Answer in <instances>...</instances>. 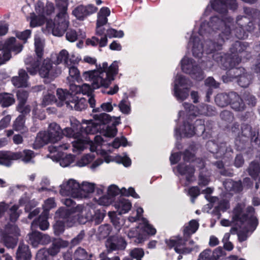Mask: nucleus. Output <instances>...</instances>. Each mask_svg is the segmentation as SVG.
<instances>
[{
	"instance_id": "obj_24",
	"label": "nucleus",
	"mask_w": 260,
	"mask_h": 260,
	"mask_svg": "<svg viewBox=\"0 0 260 260\" xmlns=\"http://www.w3.org/2000/svg\"><path fill=\"white\" fill-rule=\"evenodd\" d=\"M177 169L180 175L186 176V180L188 183L193 181L195 171L193 166L186 165L185 164H179L177 166Z\"/></svg>"
},
{
	"instance_id": "obj_14",
	"label": "nucleus",
	"mask_w": 260,
	"mask_h": 260,
	"mask_svg": "<svg viewBox=\"0 0 260 260\" xmlns=\"http://www.w3.org/2000/svg\"><path fill=\"white\" fill-rule=\"evenodd\" d=\"M104 25L96 24V35L98 37H92L91 39L86 40V44L92 46L99 45L100 47H103L107 45L108 40L106 38V30L103 27Z\"/></svg>"
},
{
	"instance_id": "obj_21",
	"label": "nucleus",
	"mask_w": 260,
	"mask_h": 260,
	"mask_svg": "<svg viewBox=\"0 0 260 260\" xmlns=\"http://www.w3.org/2000/svg\"><path fill=\"white\" fill-rule=\"evenodd\" d=\"M79 127L81 136L94 134L101 129L99 123L96 121L93 122L92 120H83L82 124L80 123Z\"/></svg>"
},
{
	"instance_id": "obj_41",
	"label": "nucleus",
	"mask_w": 260,
	"mask_h": 260,
	"mask_svg": "<svg viewBox=\"0 0 260 260\" xmlns=\"http://www.w3.org/2000/svg\"><path fill=\"white\" fill-rule=\"evenodd\" d=\"M94 189V184L88 182H83L81 185H80V193L81 195L79 198H86L88 194L93 192Z\"/></svg>"
},
{
	"instance_id": "obj_11",
	"label": "nucleus",
	"mask_w": 260,
	"mask_h": 260,
	"mask_svg": "<svg viewBox=\"0 0 260 260\" xmlns=\"http://www.w3.org/2000/svg\"><path fill=\"white\" fill-rule=\"evenodd\" d=\"M181 69L183 72L190 75L197 80L201 81L204 78V74L198 66H194L193 60L188 57H184L181 61Z\"/></svg>"
},
{
	"instance_id": "obj_62",
	"label": "nucleus",
	"mask_w": 260,
	"mask_h": 260,
	"mask_svg": "<svg viewBox=\"0 0 260 260\" xmlns=\"http://www.w3.org/2000/svg\"><path fill=\"white\" fill-rule=\"evenodd\" d=\"M124 35V33L122 30L117 31L116 29L110 28L106 30V38H122Z\"/></svg>"
},
{
	"instance_id": "obj_2",
	"label": "nucleus",
	"mask_w": 260,
	"mask_h": 260,
	"mask_svg": "<svg viewBox=\"0 0 260 260\" xmlns=\"http://www.w3.org/2000/svg\"><path fill=\"white\" fill-rule=\"evenodd\" d=\"M217 22L220 25H223L224 29L222 30L221 33L218 35V39L215 40H207L204 45L200 43V40L198 37L192 35L189 41V45H192V51L193 55L197 57H201L203 52L205 51L207 54L213 53L214 55L222 48L225 40L230 38L231 35V28L229 26L224 24V22L217 17H213L211 18L210 25L212 27H215V25L213 22ZM219 53H222L220 52ZM213 55H212L213 56Z\"/></svg>"
},
{
	"instance_id": "obj_33",
	"label": "nucleus",
	"mask_w": 260,
	"mask_h": 260,
	"mask_svg": "<svg viewBox=\"0 0 260 260\" xmlns=\"http://www.w3.org/2000/svg\"><path fill=\"white\" fill-rule=\"evenodd\" d=\"M199 226V224L198 221L194 219L190 220L183 227V237L187 239L189 238L191 235L196 233Z\"/></svg>"
},
{
	"instance_id": "obj_47",
	"label": "nucleus",
	"mask_w": 260,
	"mask_h": 260,
	"mask_svg": "<svg viewBox=\"0 0 260 260\" xmlns=\"http://www.w3.org/2000/svg\"><path fill=\"white\" fill-rule=\"evenodd\" d=\"M95 121L99 123V126L101 127V124H106L111 121L112 117L108 114L105 113H101L94 116Z\"/></svg>"
},
{
	"instance_id": "obj_36",
	"label": "nucleus",
	"mask_w": 260,
	"mask_h": 260,
	"mask_svg": "<svg viewBox=\"0 0 260 260\" xmlns=\"http://www.w3.org/2000/svg\"><path fill=\"white\" fill-rule=\"evenodd\" d=\"M25 117L23 115H19L13 123V128L17 132L24 133L27 132L28 129L25 125Z\"/></svg>"
},
{
	"instance_id": "obj_4",
	"label": "nucleus",
	"mask_w": 260,
	"mask_h": 260,
	"mask_svg": "<svg viewBox=\"0 0 260 260\" xmlns=\"http://www.w3.org/2000/svg\"><path fill=\"white\" fill-rule=\"evenodd\" d=\"M118 62L114 61L108 67L107 62H104L97 70L85 72L83 77L86 81L91 82L93 88L97 89L100 87H107L114 80V76L118 73Z\"/></svg>"
},
{
	"instance_id": "obj_56",
	"label": "nucleus",
	"mask_w": 260,
	"mask_h": 260,
	"mask_svg": "<svg viewBox=\"0 0 260 260\" xmlns=\"http://www.w3.org/2000/svg\"><path fill=\"white\" fill-rule=\"evenodd\" d=\"M129 254L132 259L142 260L141 258L144 256V252L142 248H135L131 251Z\"/></svg>"
},
{
	"instance_id": "obj_32",
	"label": "nucleus",
	"mask_w": 260,
	"mask_h": 260,
	"mask_svg": "<svg viewBox=\"0 0 260 260\" xmlns=\"http://www.w3.org/2000/svg\"><path fill=\"white\" fill-rule=\"evenodd\" d=\"M17 260H31V254L27 245L23 243L19 244L16 252Z\"/></svg>"
},
{
	"instance_id": "obj_16",
	"label": "nucleus",
	"mask_w": 260,
	"mask_h": 260,
	"mask_svg": "<svg viewBox=\"0 0 260 260\" xmlns=\"http://www.w3.org/2000/svg\"><path fill=\"white\" fill-rule=\"evenodd\" d=\"M127 243L121 237L111 236L106 241L105 245L108 254L114 251L123 250Z\"/></svg>"
},
{
	"instance_id": "obj_54",
	"label": "nucleus",
	"mask_w": 260,
	"mask_h": 260,
	"mask_svg": "<svg viewBox=\"0 0 260 260\" xmlns=\"http://www.w3.org/2000/svg\"><path fill=\"white\" fill-rule=\"evenodd\" d=\"M98 231L101 238H105L110 234L111 227L108 224H103L99 226Z\"/></svg>"
},
{
	"instance_id": "obj_13",
	"label": "nucleus",
	"mask_w": 260,
	"mask_h": 260,
	"mask_svg": "<svg viewBox=\"0 0 260 260\" xmlns=\"http://www.w3.org/2000/svg\"><path fill=\"white\" fill-rule=\"evenodd\" d=\"M244 12L247 15L246 17L247 20H250L248 23L241 21L244 23L245 30L247 31H253L255 28V24H257L260 30V11L250 8H245Z\"/></svg>"
},
{
	"instance_id": "obj_44",
	"label": "nucleus",
	"mask_w": 260,
	"mask_h": 260,
	"mask_svg": "<svg viewBox=\"0 0 260 260\" xmlns=\"http://www.w3.org/2000/svg\"><path fill=\"white\" fill-rule=\"evenodd\" d=\"M69 76L67 77L68 82H79L80 80V72L78 69L74 67H69Z\"/></svg>"
},
{
	"instance_id": "obj_3",
	"label": "nucleus",
	"mask_w": 260,
	"mask_h": 260,
	"mask_svg": "<svg viewBox=\"0 0 260 260\" xmlns=\"http://www.w3.org/2000/svg\"><path fill=\"white\" fill-rule=\"evenodd\" d=\"M232 54L217 53L213 56V60L221 68H232L239 64L242 59H248L250 52L248 43L240 41L235 42L230 48Z\"/></svg>"
},
{
	"instance_id": "obj_22",
	"label": "nucleus",
	"mask_w": 260,
	"mask_h": 260,
	"mask_svg": "<svg viewBox=\"0 0 260 260\" xmlns=\"http://www.w3.org/2000/svg\"><path fill=\"white\" fill-rule=\"evenodd\" d=\"M230 103L231 108L236 111H243L246 109V105L241 96L237 93L231 92Z\"/></svg>"
},
{
	"instance_id": "obj_5",
	"label": "nucleus",
	"mask_w": 260,
	"mask_h": 260,
	"mask_svg": "<svg viewBox=\"0 0 260 260\" xmlns=\"http://www.w3.org/2000/svg\"><path fill=\"white\" fill-rule=\"evenodd\" d=\"M62 138V130L60 126L55 122L50 124L47 132L40 133L37 136V139H40L43 143H53L54 145L52 148L54 149V151H61L70 147V145L69 143H58ZM49 149L51 152L53 151L50 147Z\"/></svg>"
},
{
	"instance_id": "obj_60",
	"label": "nucleus",
	"mask_w": 260,
	"mask_h": 260,
	"mask_svg": "<svg viewBox=\"0 0 260 260\" xmlns=\"http://www.w3.org/2000/svg\"><path fill=\"white\" fill-rule=\"evenodd\" d=\"M241 131L242 136L246 139L244 141L248 140L253 132L251 127L248 124H243L241 127Z\"/></svg>"
},
{
	"instance_id": "obj_10",
	"label": "nucleus",
	"mask_w": 260,
	"mask_h": 260,
	"mask_svg": "<svg viewBox=\"0 0 260 260\" xmlns=\"http://www.w3.org/2000/svg\"><path fill=\"white\" fill-rule=\"evenodd\" d=\"M19 229L14 224H8L1 230V239L5 246L8 248H14L17 243V237L19 235Z\"/></svg>"
},
{
	"instance_id": "obj_17",
	"label": "nucleus",
	"mask_w": 260,
	"mask_h": 260,
	"mask_svg": "<svg viewBox=\"0 0 260 260\" xmlns=\"http://www.w3.org/2000/svg\"><path fill=\"white\" fill-rule=\"evenodd\" d=\"M212 8L219 13L225 14L228 8L235 10L237 8L236 0H211Z\"/></svg>"
},
{
	"instance_id": "obj_58",
	"label": "nucleus",
	"mask_w": 260,
	"mask_h": 260,
	"mask_svg": "<svg viewBox=\"0 0 260 260\" xmlns=\"http://www.w3.org/2000/svg\"><path fill=\"white\" fill-rule=\"evenodd\" d=\"M195 135L203 134L205 131L204 121L202 119H197L195 122Z\"/></svg>"
},
{
	"instance_id": "obj_34",
	"label": "nucleus",
	"mask_w": 260,
	"mask_h": 260,
	"mask_svg": "<svg viewBox=\"0 0 260 260\" xmlns=\"http://www.w3.org/2000/svg\"><path fill=\"white\" fill-rule=\"evenodd\" d=\"M223 185L226 191L231 193L239 192L242 190L241 181L235 182L231 179H227L224 182Z\"/></svg>"
},
{
	"instance_id": "obj_42",
	"label": "nucleus",
	"mask_w": 260,
	"mask_h": 260,
	"mask_svg": "<svg viewBox=\"0 0 260 260\" xmlns=\"http://www.w3.org/2000/svg\"><path fill=\"white\" fill-rule=\"evenodd\" d=\"M104 217L105 214L100 210H97L94 212V214L90 212V214L86 215V221H91L94 222L95 224H99L103 221Z\"/></svg>"
},
{
	"instance_id": "obj_48",
	"label": "nucleus",
	"mask_w": 260,
	"mask_h": 260,
	"mask_svg": "<svg viewBox=\"0 0 260 260\" xmlns=\"http://www.w3.org/2000/svg\"><path fill=\"white\" fill-rule=\"evenodd\" d=\"M259 172V164L255 161L251 162L248 168V173L249 175L255 179Z\"/></svg>"
},
{
	"instance_id": "obj_12",
	"label": "nucleus",
	"mask_w": 260,
	"mask_h": 260,
	"mask_svg": "<svg viewBox=\"0 0 260 260\" xmlns=\"http://www.w3.org/2000/svg\"><path fill=\"white\" fill-rule=\"evenodd\" d=\"M187 239L184 237H176L170 240H166L165 242L168 249L174 248L175 252L180 254H187L192 251V248L186 247Z\"/></svg>"
},
{
	"instance_id": "obj_39",
	"label": "nucleus",
	"mask_w": 260,
	"mask_h": 260,
	"mask_svg": "<svg viewBox=\"0 0 260 260\" xmlns=\"http://www.w3.org/2000/svg\"><path fill=\"white\" fill-rule=\"evenodd\" d=\"M110 14V10L107 7L102 8L98 14L96 24L98 25H105L108 22L107 17Z\"/></svg>"
},
{
	"instance_id": "obj_53",
	"label": "nucleus",
	"mask_w": 260,
	"mask_h": 260,
	"mask_svg": "<svg viewBox=\"0 0 260 260\" xmlns=\"http://www.w3.org/2000/svg\"><path fill=\"white\" fill-rule=\"evenodd\" d=\"M244 99L247 105L250 107H255L257 103L256 97L250 93H245L244 95Z\"/></svg>"
},
{
	"instance_id": "obj_28",
	"label": "nucleus",
	"mask_w": 260,
	"mask_h": 260,
	"mask_svg": "<svg viewBox=\"0 0 260 260\" xmlns=\"http://www.w3.org/2000/svg\"><path fill=\"white\" fill-rule=\"evenodd\" d=\"M74 57V55L70 56L68 52L63 49L57 55L55 63L57 65L60 63H63L66 66L70 67L76 61Z\"/></svg>"
},
{
	"instance_id": "obj_7",
	"label": "nucleus",
	"mask_w": 260,
	"mask_h": 260,
	"mask_svg": "<svg viewBox=\"0 0 260 260\" xmlns=\"http://www.w3.org/2000/svg\"><path fill=\"white\" fill-rule=\"evenodd\" d=\"M69 22L66 9L63 8L56 16L55 22L48 21L47 27L51 29L52 34L56 36H62L69 26Z\"/></svg>"
},
{
	"instance_id": "obj_38",
	"label": "nucleus",
	"mask_w": 260,
	"mask_h": 260,
	"mask_svg": "<svg viewBox=\"0 0 260 260\" xmlns=\"http://www.w3.org/2000/svg\"><path fill=\"white\" fill-rule=\"evenodd\" d=\"M15 153L16 154H18L16 158L17 160L21 159L22 161L25 163L30 162L35 157L34 152L28 149H24L22 151H18Z\"/></svg>"
},
{
	"instance_id": "obj_63",
	"label": "nucleus",
	"mask_w": 260,
	"mask_h": 260,
	"mask_svg": "<svg viewBox=\"0 0 260 260\" xmlns=\"http://www.w3.org/2000/svg\"><path fill=\"white\" fill-rule=\"evenodd\" d=\"M16 110L21 113L20 115H23L25 117V115L28 114L30 111V106L26 104H18Z\"/></svg>"
},
{
	"instance_id": "obj_64",
	"label": "nucleus",
	"mask_w": 260,
	"mask_h": 260,
	"mask_svg": "<svg viewBox=\"0 0 260 260\" xmlns=\"http://www.w3.org/2000/svg\"><path fill=\"white\" fill-rule=\"evenodd\" d=\"M120 110L124 114H128L131 111L130 105L126 100H122L118 105Z\"/></svg>"
},
{
	"instance_id": "obj_15",
	"label": "nucleus",
	"mask_w": 260,
	"mask_h": 260,
	"mask_svg": "<svg viewBox=\"0 0 260 260\" xmlns=\"http://www.w3.org/2000/svg\"><path fill=\"white\" fill-rule=\"evenodd\" d=\"M60 193L64 196L79 198V196L81 194L80 193V184L75 180L70 179L61 185Z\"/></svg>"
},
{
	"instance_id": "obj_23",
	"label": "nucleus",
	"mask_w": 260,
	"mask_h": 260,
	"mask_svg": "<svg viewBox=\"0 0 260 260\" xmlns=\"http://www.w3.org/2000/svg\"><path fill=\"white\" fill-rule=\"evenodd\" d=\"M48 212L43 211L42 214L39 216L38 218L34 220L31 223V229L34 230L38 227L42 230L45 231L48 229L49 223L48 221Z\"/></svg>"
},
{
	"instance_id": "obj_61",
	"label": "nucleus",
	"mask_w": 260,
	"mask_h": 260,
	"mask_svg": "<svg viewBox=\"0 0 260 260\" xmlns=\"http://www.w3.org/2000/svg\"><path fill=\"white\" fill-rule=\"evenodd\" d=\"M183 133L186 137H191L195 135L194 126L189 123H184Z\"/></svg>"
},
{
	"instance_id": "obj_45",
	"label": "nucleus",
	"mask_w": 260,
	"mask_h": 260,
	"mask_svg": "<svg viewBox=\"0 0 260 260\" xmlns=\"http://www.w3.org/2000/svg\"><path fill=\"white\" fill-rule=\"evenodd\" d=\"M15 100L13 95L8 93H2V106L4 108L8 107L14 104Z\"/></svg>"
},
{
	"instance_id": "obj_18",
	"label": "nucleus",
	"mask_w": 260,
	"mask_h": 260,
	"mask_svg": "<svg viewBox=\"0 0 260 260\" xmlns=\"http://www.w3.org/2000/svg\"><path fill=\"white\" fill-rule=\"evenodd\" d=\"M98 8L93 5L87 6L80 5L76 7L72 11L73 15L79 20H83L88 16L95 13Z\"/></svg>"
},
{
	"instance_id": "obj_27",
	"label": "nucleus",
	"mask_w": 260,
	"mask_h": 260,
	"mask_svg": "<svg viewBox=\"0 0 260 260\" xmlns=\"http://www.w3.org/2000/svg\"><path fill=\"white\" fill-rule=\"evenodd\" d=\"M241 21H243L245 23L247 22V21H248L247 17L243 16H238L237 17V23L239 27H237L233 30V32L237 38L239 39H244L247 37V35L245 31V28L244 27V23L241 22Z\"/></svg>"
},
{
	"instance_id": "obj_26",
	"label": "nucleus",
	"mask_w": 260,
	"mask_h": 260,
	"mask_svg": "<svg viewBox=\"0 0 260 260\" xmlns=\"http://www.w3.org/2000/svg\"><path fill=\"white\" fill-rule=\"evenodd\" d=\"M29 237V243L32 245L33 247H37L39 244H43V239L46 240L47 242L50 241L49 237L46 235H43L42 234L38 231L32 230V232L28 234Z\"/></svg>"
},
{
	"instance_id": "obj_8",
	"label": "nucleus",
	"mask_w": 260,
	"mask_h": 260,
	"mask_svg": "<svg viewBox=\"0 0 260 260\" xmlns=\"http://www.w3.org/2000/svg\"><path fill=\"white\" fill-rule=\"evenodd\" d=\"M54 10L52 3L48 2L45 6L43 2L39 1L36 5V11L38 15L32 16L30 26L34 27L42 25L45 22V16L51 14Z\"/></svg>"
},
{
	"instance_id": "obj_46",
	"label": "nucleus",
	"mask_w": 260,
	"mask_h": 260,
	"mask_svg": "<svg viewBox=\"0 0 260 260\" xmlns=\"http://www.w3.org/2000/svg\"><path fill=\"white\" fill-rule=\"evenodd\" d=\"M251 75L246 72L237 79V82L240 86L246 88L251 83Z\"/></svg>"
},
{
	"instance_id": "obj_19",
	"label": "nucleus",
	"mask_w": 260,
	"mask_h": 260,
	"mask_svg": "<svg viewBox=\"0 0 260 260\" xmlns=\"http://www.w3.org/2000/svg\"><path fill=\"white\" fill-rule=\"evenodd\" d=\"M208 146L212 145V146L218 147L217 151L214 152L213 150H210V151L213 153H215V157L216 158H222L226 160L230 159L232 157L233 153V150L230 146H228L226 143H221L219 146H217L214 143L209 142Z\"/></svg>"
},
{
	"instance_id": "obj_9",
	"label": "nucleus",
	"mask_w": 260,
	"mask_h": 260,
	"mask_svg": "<svg viewBox=\"0 0 260 260\" xmlns=\"http://www.w3.org/2000/svg\"><path fill=\"white\" fill-rule=\"evenodd\" d=\"M22 48V45L17 42L15 38H10L4 44L0 43V50L3 51L2 54H0V66L10 59L11 51L17 54L21 51Z\"/></svg>"
},
{
	"instance_id": "obj_30",
	"label": "nucleus",
	"mask_w": 260,
	"mask_h": 260,
	"mask_svg": "<svg viewBox=\"0 0 260 260\" xmlns=\"http://www.w3.org/2000/svg\"><path fill=\"white\" fill-rule=\"evenodd\" d=\"M87 106V100L85 98L79 99L76 95H73L70 103L68 104L67 108L71 109H74L77 111H82Z\"/></svg>"
},
{
	"instance_id": "obj_49",
	"label": "nucleus",
	"mask_w": 260,
	"mask_h": 260,
	"mask_svg": "<svg viewBox=\"0 0 260 260\" xmlns=\"http://www.w3.org/2000/svg\"><path fill=\"white\" fill-rule=\"evenodd\" d=\"M198 260H216V258L211 250L207 249L199 254Z\"/></svg>"
},
{
	"instance_id": "obj_25",
	"label": "nucleus",
	"mask_w": 260,
	"mask_h": 260,
	"mask_svg": "<svg viewBox=\"0 0 260 260\" xmlns=\"http://www.w3.org/2000/svg\"><path fill=\"white\" fill-rule=\"evenodd\" d=\"M28 76L26 71L23 69H21L18 72V76L13 77L11 81L16 87H26L27 86V80Z\"/></svg>"
},
{
	"instance_id": "obj_59",
	"label": "nucleus",
	"mask_w": 260,
	"mask_h": 260,
	"mask_svg": "<svg viewBox=\"0 0 260 260\" xmlns=\"http://www.w3.org/2000/svg\"><path fill=\"white\" fill-rule=\"evenodd\" d=\"M31 32V30L29 29H26L23 31H17L16 36L18 39L22 41L23 43H26L27 39L30 37Z\"/></svg>"
},
{
	"instance_id": "obj_6",
	"label": "nucleus",
	"mask_w": 260,
	"mask_h": 260,
	"mask_svg": "<svg viewBox=\"0 0 260 260\" xmlns=\"http://www.w3.org/2000/svg\"><path fill=\"white\" fill-rule=\"evenodd\" d=\"M245 205L239 203L233 210V219L234 221H239L247 224L245 230L246 232H253L258 224V221L255 216V210L252 206H248L245 211Z\"/></svg>"
},
{
	"instance_id": "obj_51",
	"label": "nucleus",
	"mask_w": 260,
	"mask_h": 260,
	"mask_svg": "<svg viewBox=\"0 0 260 260\" xmlns=\"http://www.w3.org/2000/svg\"><path fill=\"white\" fill-rule=\"evenodd\" d=\"M28 92L24 89L18 90L16 92V97L18 104H26L28 98Z\"/></svg>"
},
{
	"instance_id": "obj_37",
	"label": "nucleus",
	"mask_w": 260,
	"mask_h": 260,
	"mask_svg": "<svg viewBox=\"0 0 260 260\" xmlns=\"http://www.w3.org/2000/svg\"><path fill=\"white\" fill-rule=\"evenodd\" d=\"M56 95L58 99L62 102L61 105L64 104L67 107L73 96L67 90L62 89H58L56 91Z\"/></svg>"
},
{
	"instance_id": "obj_31",
	"label": "nucleus",
	"mask_w": 260,
	"mask_h": 260,
	"mask_svg": "<svg viewBox=\"0 0 260 260\" xmlns=\"http://www.w3.org/2000/svg\"><path fill=\"white\" fill-rule=\"evenodd\" d=\"M18 154L11 151H0V165L10 167L14 160H17L16 158Z\"/></svg>"
},
{
	"instance_id": "obj_29",
	"label": "nucleus",
	"mask_w": 260,
	"mask_h": 260,
	"mask_svg": "<svg viewBox=\"0 0 260 260\" xmlns=\"http://www.w3.org/2000/svg\"><path fill=\"white\" fill-rule=\"evenodd\" d=\"M119 215L128 212L132 208L131 203L122 197L118 199L114 204Z\"/></svg>"
},
{
	"instance_id": "obj_52",
	"label": "nucleus",
	"mask_w": 260,
	"mask_h": 260,
	"mask_svg": "<svg viewBox=\"0 0 260 260\" xmlns=\"http://www.w3.org/2000/svg\"><path fill=\"white\" fill-rule=\"evenodd\" d=\"M87 256V252L84 249L81 247L78 248L74 254V260H85Z\"/></svg>"
},
{
	"instance_id": "obj_55",
	"label": "nucleus",
	"mask_w": 260,
	"mask_h": 260,
	"mask_svg": "<svg viewBox=\"0 0 260 260\" xmlns=\"http://www.w3.org/2000/svg\"><path fill=\"white\" fill-rule=\"evenodd\" d=\"M116 104H114L113 106L111 102L104 103L101 105L100 107L96 109H93L92 111L93 112H96L104 111L109 112L112 111L113 106L116 107Z\"/></svg>"
},
{
	"instance_id": "obj_35",
	"label": "nucleus",
	"mask_w": 260,
	"mask_h": 260,
	"mask_svg": "<svg viewBox=\"0 0 260 260\" xmlns=\"http://www.w3.org/2000/svg\"><path fill=\"white\" fill-rule=\"evenodd\" d=\"M68 244V242L66 241L61 239L55 240L48 249V253L52 256H54L59 252L61 247H67Z\"/></svg>"
},
{
	"instance_id": "obj_1",
	"label": "nucleus",
	"mask_w": 260,
	"mask_h": 260,
	"mask_svg": "<svg viewBox=\"0 0 260 260\" xmlns=\"http://www.w3.org/2000/svg\"><path fill=\"white\" fill-rule=\"evenodd\" d=\"M35 52L37 58L28 56L25 60L26 69L30 74L34 75L37 72L44 78L53 80L61 74V70L51 59L46 58L42 62L40 68L41 59L44 53V44L39 37L35 38Z\"/></svg>"
},
{
	"instance_id": "obj_43",
	"label": "nucleus",
	"mask_w": 260,
	"mask_h": 260,
	"mask_svg": "<svg viewBox=\"0 0 260 260\" xmlns=\"http://www.w3.org/2000/svg\"><path fill=\"white\" fill-rule=\"evenodd\" d=\"M174 94L178 100L183 101L185 100L189 95V89L185 88L182 89H179L177 84L174 85Z\"/></svg>"
},
{
	"instance_id": "obj_50",
	"label": "nucleus",
	"mask_w": 260,
	"mask_h": 260,
	"mask_svg": "<svg viewBox=\"0 0 260 260\" xmlns=\"http://www.w3.org/2000/svg\"><path fill=\"white\" fill-rule=\"evenodd\" d=\"M76 140V141L73 142V146L79 150H83L84 149V144L90 142L88 138L83 135H82L81 139Z\"/></svg>"
},
{
	"instance_id": "obj_20",
	"label": "nucleus",
	"mask_w": 260,
	"mask_h": 260,
	"mask_svg": "<svg viewBox=\"0 0 260 260\" xmlns=\"http://www.w3.org/2000/svg\"><path fill=\"white\" fill-rule=\"evenodd\" d=\"M71 127H66L62 130V136L74 139H81V133L80 131V122L76 119L71 121Z\"/></svg>"
},
{
	"instance_id": "obj_57",
	"label": "nucleus",
	"mask_w": 260,
	"mask_h": 260,
	"mask_svg": "<svg viewBox=\"0 0 260 260\" xmlns=\"http://www.w3.org/2000/svg\"><path fill=\"white\" fill-rule=\"evenodd\" d=\"M94 159V157L91 154H86L82 156L77 162V165L80 167H84L88 164Z\"/></svg>"
},
{
	"instance_id": "obj_40",
	"label": "nucleus",
	"mask_w": 260,
	"mask_h": 260,
	"mask_svg": "<svg viewBox=\"0 0 260 260\" xmlns=\"http://www.w3.org/2000/svg\"><path fill=\"white\" fill-rule=\"evenodd\" d=\"M231 92L229 93H221L217 94L215 98L216 104L221 107H223L230 105Z\"/></svg>"
}]
</instances>
